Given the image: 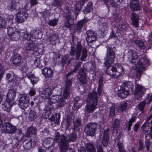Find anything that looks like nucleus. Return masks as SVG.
<instances>
[{
	"label": "nucleus",
	"mask_w": 152,
	"mask_h": 152,
	"mask_svg": "<svg viewBox=\"0 0 152 152\" xmlns=\"http://www.w3.org/2000/svg\"><path fill=\"white\" fill-rule=\"evenodd\" d=\"M105 47L107 51L105 57L104 59L105 61L104 64L105 67H107L106 69V74L105 75V77L106 78L109 75V77L106 79L107 80H108L111 78V76L115 78V75H116V71L114 70L115 65L110 66V65L113 63L115 60L116 49L115 47L111 45H107Z\"/></svg>",
	"instance_id": "f257e3e1"
},
{
	"label": "nucleus",
	"mask_w": 152,
	"mask_h": 152,
	"mask_svg": "<svg viewBox=\"0 0 152 152\" xmlns=\"http://www.w3.org/2000/svg\"><path fill=\"white\" fill-rule=\"evenodd\" d=\"M128 54L130 56L128 57L129 61L130 63L134 65V67L139 68L144 66L145 68L149 64L148 59L146 56L138 57L137 53L133 49L129 50Z\"/></svg>",
	"instance_id": "f03ea898"
},
{
	"label": "nucleus",
	"mask_w": 152,
	"mask_h": 152,
	"mask_svg": "<svg viewBox=\"0 0 152 152\" xmlns=\"http://www.w3.org/2000/svg\"><path fill=\"white\" fill-rule=\"evenodd\" d=\"M98 100L97 93L95 91L88 93L84 110L86 113H93L96 108Z\"/></svg>",
	"instance_id": "7ed1b4c3"
},
{
	"label": "nucleus",
	"mask_w": 152,
	"mask_h": 152,
	"mask_svg": "<svg viewBox=\"0 0 152 152\" xmlns=\"http://www.w3.org/2000/svg\"><path fill=\"white\" fill-rule=\"evenodd\" d=\"M77 65L75 67V68L69 72L65 75L66 80L65 82L64 91H63V96L65 98H68L69 97L70 95L72 93V83L73 79L72 78H70L69 77L72 75L76 73L78 70V66Z\"/></svg>",
	"instance_id": "20e7f679"
},
{
	"label": "nucleus",
	"mask_w": 152,
	"mask_h": 152,
	"mask_svg": "<svg viewBox=\"0 0 152 152\" xmlns=\"http://www.w3.org/2000/svg\"><path fill=\"white\" fill-rule=\"evenodd\" d=\"M134 85L130 81L123 83L120 89L116 92L117 95L120 97L124 99L129 94L133 93Z\"/></svg>",
	"instance_id": "39448f33"
},
{
	"label": "nucleus",
	"mask_w": 152,
	"mask_h": 152,
	"mask_svg": "<svg viewBox=\"0 0 152 152\" xmlns=\"http://www.w3.org/2000/svg\"><path fill=\"white\" fill-rule=\"evenodd\" d=\"M82 119L80 118H76L75 121H74L73 125L72 128L73 130L72 132L68 134V140L66 139L67 143H69V142H76L77 140V135L76 133L77 132H78L81 126V122Z\"/></svg>",
	"instance_id": "423d86ee"
},
{
	"label": "nucleus",
	"mask_w": 152,
	"mask_h": 152,
	"mask_svg": "<svg viewBox=\"0 0 152 152\" xmlns=\"http://www.w3.org/2000/svg\"><path fill=\"white\" fill-rule=\"evenodd\" d=\"M55 142L60 144L59 149L60 152H66L69 143L66 141V137L64 134L60 135L58 132L54 134Z\"/></svg>",
	"instance_id": "0eeeda50"
},
{
	"label": "nucleus",
	"mask_w": 152,
	"mask_h": 152,
	"mask_svg": "<svg viewBox=\"0 0 152 152\" xmlns=\"http://www.w3.org/2000/svg\"><path fill=\"white\" fill-rule=\"evenodd\" d=\"M99 126L98 123L90 122L87 124L85 126L84 131L86 135L92 136L95 134L96 131Z\"/></svg>",
	"instance_id": "6e6552de"
},
{
	"label": "nucleus",
	"mask_w": 152,
	"mask_h": 152,
	"mask_svg": "<svg viewBox=\"0 0 152 152\" xmlns=\"http://www.w3.org/2000/svg\"><path fill=\"white\" fill-rule=\"evenodd\" d=\"M1 130L3 133L12 134L15 133L17 129L15 126L7 122L4 124Z\"/></svg>",
	"instance_id": "1a4fd4ad"
},
{
	"label": "nucleus",
	"mask_w": 152,
	"mask_h": 152,
	"mask_svg": "<svg viewBox=\"0 0 152 152\" xmlns=\"http://www.w3.org/2000/svg\"><path fill=\"white\" fill-rule=\"evenodd\" d=\"M8 9L10 11L20 10L23 9V6L19 1V0H11L7 6Z\"/></svg>",
	"instance_id": "9d476101"
},
{
	"label": "nucleus",
	"mask_w": 152,
	"mask_h": 152,
	"mask_svg": "<svg viewBox=\"0 0 152 152\" xmlns=\"http://www.w3.org/2000/svg\"><path fill=\"white\" fill-rule=\"evenodd\" d=\"M29 98L26 95H21L18 100V106L21 109H25L29 105Z\"/></svg>",
	"instance_id": "9b49d317"
},
{
	"label": "nucleus",
	"mask_w": 152,
	"mask_h": 152,
	"mask_svg": "<svg viewBox=\"0 0 152 152\" xmlns=\"http://www.w3.org/2000/svg\"><path fill=\"white\" fill-rule=\"evenodd\" d=\"M72 48L70 53V55L71 56H74L75 55V60H78L81 55V53L82 49V46L80 43L77 42L76 46V48L75 49Z\"/></svg>",
	"instance_id": "f8f14e48"
},
{
	"label": "nucleus",
	"mask_w": 152,
	"mask_h": 152,
	"mask_svg": "<svg viewBox=\"0 0 152 152\" xmlns=\"http://www.w3.org/2000/svg\"><path fill=\"white\" fill-rule=\"evenodd\" d=\"M88 21L89 20L84 18L77 22L75 26L74 29L75 32L78 34L81 33L83 28L86 27L87 23Z\"/></svg>",
	"instance_id": "ddd939ff"
},
{
	"label": "nucleus",
	"mask_w": 152,
	"mask_h": 152,
	"mask_svg": "<svg viewBox=\"0 0 152 152\" xmlns=\"http://www.w3.org/2000/svg\"><path fill=\"white\" fill-rule=\"evenodd\" d=\"M77 80L79 81L80 84L83 85H85L87 83V80L86 72L83 68H81L78 70L77 74Z\"/></svg>",
	"instance_id": "4468645a"
},
{
	"label": "nucleus",
	"mask_w": 152,
	"mask_h": 152,
	"mask_svg": "<svg viewBox=\"0 0 152 152\" xmlns=\"http://www.w3.org/2000/svg\"><path fill=\"white\" fill-rule=\"evenodd\" d=\"M82 55L81 57V59L79 60H75V64L73 65L74 68L77 65L78 67V70L80 69L82 63L83 61H84L86 59L87 56V51L86 48L84 47L83 48L82 51Z\"/></svg>",
	"instance_id": "2eb2a0df"
},
{
	"label": "nucleus",
	"mask_w": 152,
	"mask_h": 152,
	"mask_svg": "<svg viewBox=\"0 0 152 152\" xmlns=\"http://www.w3.org/2000/svg\"><path fill=\"white\" fill-rule=\"evenodd\" d=\"M66 13L67 15L65 16V18L64 21V26L65 27L69 28L70 29H72V27H73L74 22L72 17L70 16L71 13L68 10H66Z\"/></svg>",
	"instance_id": "dca6fc26"
},
{
	"label": "nucleus",
	"mask_w": 152,
	"mask_h": 152,
	"mask_svg": "<svg viewBox=\"0 0 152 152\" xmlns=\"http://www.w3.org/2000/svg\"><path fill=\"white\" fill-rule=\"evenodd\" d=\"M86 0H80L76 2L75 4L73 11L76 17L79 14L83 6L86 2Z\"/></svg>",
	"instance_id": "f3484780"
},
{
	"label": "nucleus",
	"mask_w": 152,
	"mask_h": 152,
	"mask_svg": "<svg viewBox=\"0 0 152 152\" xmlns=\"http://www.w3.org/2000/svg\"><path fill=\"white\" fill-rule=\"evenodd\" d=\"M146 91V90L144 87H143L139 84H137L135 86V89L134 94L135 96L137 97L136 98L137 99H139L141 98L143 94H144Z\"/></svg>",
	"instance_id": "a211bd4d"
},
{
	"label": "nucleus",
	"mask_w": 152,
	"mask_h": 152,
	"mask_svg": "<svg viewBox=\"0 0 152 152\" xmlns=\"http://www.w3.org/2000/svg\"><path fill=\"white\" fill-rule=\"evenodd\" d=\"M148 121L146 122V120L141 126L143 133L145 134V138L147 139V135L149 136L150 138H152V130H151V126L148 125Z\"/></svg>",
	"instance_id": "6ab92c4d"
},
{
	"label": "nucleus",
	"mask_w": 152,
	"mask_h": 152,
	"mask_svg": "<svg viewBox=\"0 0 152 152\" xmlns=\"http://www.w3.org/2000/svg\"><path fill=\"white\" fill-rule=\"evenodd\" d=\"M28 16V14L25 12H19L15 18L16 22L18 23L23 22L26 20Z\"/></svg>",
	"instance_id": "aec40b11"
},
{
	"label": "nucleus",
	"mask_w": 152,
	"mask_h": 152,
	"mask_svg": "<svg viewBox=\"0 0 152 152\" xmlns=\"http://www.w3.org/2000/svg\"><path fill=\"white\" fill-rule=\"evenodd\" d=\"M22 59V56L19 54L14 53L11 58L12 64L16 66H20Z\"/></svg>",
	"instance_id": "412c9836"
},
{
	"label": "nucleus",
	"mask_w": 152,
	"mask_h": 152,
	"mask_svg": "<svg viewBox=\"0 0 152 152\" xmlns=\"http://www.w3.org/2000/svg\"><path fill=\"white\" fill-rule=\"evenodd\" d=\"M109 129L107 128L104 131L102 137L101 144L104 147H106L108 144L109 141Z\"/></svg>",
	"instance_id": "4be33fe9"
},
{
	"label": "nucleus",
	"mask_w": 152,
	"mask_h": 152,
	"mask_svg": "<svg viewBox=\"0 0 152 152\" xmlns=\"http://www.w3.org/2000/svg\"><path fill=\"white\" fill-rule=\"evenodd\" d=\"M12 102L7 100L4 104H2V109L3 111L4 112V113H2L3 115L6 116L9 114L12 106Z\"/></svg>",
	"instance_id": "5701e85b"
},
{
	"label": "nucleus",
	"mask_w": 152,
	"mask_h": 152,
	"mask_svg": "<svg viewBox=\"0 0 152 152\" xmlns=\"http://www.w3.org/2000/svg\"><path fill=\"white\" fill-rule=\"evenodd\" d=\"M130 18L133 26L135 28H137L139 26V20L140 18L139 15L133 12L131 14Z\"/></svg>",
	"instance_id": "b1692460"
},
{
	"label": "nucleus",
	"mask_w": 152,
	"mask_h": 152,
	"mask_svg": "<svg viewBox=\"0 0 152 152\" xmlns=\"http://www.w3.org/2000/svg\"><path fill=\"white\" fill-rule=\"evenodd\" d=\"M116 72L115 75V78H118L121 77L122 74L124 73V68L122 66L118 64L114 65Z\"/></svg>",
	"instance_id": "393cba45"
},
{
	"label": "nucleus",
	"mask_w": 152,
	"mask_h": 152,
	"mask_svg": "<svg viewBox=\"0 0 152 152\" xmlns=\"http://www.w3.org/2000/svg\"><path fill=\"white\" fill-rule=\"evenodd\" d=\"M42 73L46 78H51L53 76V70L50 68L46 67L42 70Z\"/></svg>",
	"instance_id": "a878e982"
},
{
	"label": "nucleus",
	"mask_w": 152,
	"mask_h": 152,
	"mask_svg": "<svg viewBox=\"0 0 152 152\" xmlns=\"http://www.w3.org/2000/svg\"><path fill=\"white\" fill-rule=\"evenodd\" d=\"M20 37L22 38V40L26 42L32 40L31 34L25 31L22 30L20 31Z\"/></svg>",
	"instance_id": "bb28decb"
},
{
	"label": "nucleus",
	"mask_w": 152,
	"mask_h": 152,
	"mask_svg": "<svg viewBox=\"0 0 152 152\" xmlns=\"http://www.w3.org/2000/svg\"><path fill=\"white\" fill-rule=\"evenodd\" d=\"M86 40L87 42L91 43L96 40V37L94 31L89 30L86 32Z\"/></svg>",
	"instance_id": "cd10ccee"
},
{
	"label": "nucleus",
	"mask_w": 152,
	"mask_h": 152,
	"mask_svg": "<svg viewBox=\"0 0 152 152\" xmlns=\"http://www.w3.org/2000/svg\"><path fill=\"white\" fill-rule=\"evenodd\" d=\"M67 98H65L63 96H59L58 99H56L54 98H53L54 101H55V102L57 103V107H64L65 104L66 103V99Z\"/></svg>",
	"instance_id": "c85d7f7f"
},
{
	"label": "nucleus",
	"mask_w": 152,
	"mask_h": 152,
	"mask_svg": "<svg viewBox=\"0 0 152 152\" xmlns=\"http://www.w3.org/2000/svg\"><path fill=\"white\" fill-rule=\"evenodd\" d=\"M16 91L14 89L9 90L7 94V100L10 102L12 103V102L15 99L16 95Z\"/></svg>",
	"instance_id": "c756f323"
},
{
	"label": "nucleus",
	"mask_w": 152,
	"mask_h": 152,
	"mask_svg": "<svg viewBox=\"0 0 152 152\" xmlns=\"http://www.w3.org/2000/svg\"><path fill=\"white\" fill-rule=\"evenodd\" d=\"M55 142V139L52 138H47L45 139L42 143L43 146L46 148H49L52 147L54 142Z\"/></svg>",
	"instance_id": "7c9ffc66"
},
{
	"label": "nucleus",
	"mask_w": 152,
	"mask_h": 152,
	"mask_svg": "<svg viewBox=\"0 0 152 152\" xmlns=\"http://www.w3.org/2000/svg\"><path fill=\"white\" fill-rule=\"evenodd\" d=\"M46 102L45 107L44 109L45 110L52 111L54 109L53 104L55 103V101L52 100L51 99H48Z\"/></svg>",
	"instance_id": "2f4dec72"
},
{
	"label": "nucleus",
	"mask_w": 152,
	"mask_h": 152,
	"mask_svg": "<svg viewBox=\"0 0 152 152\" xmlns=\"http://www.w3.org/2000/svg\"><path fill=\"white\" fill-rule=\"evenodd\" d=\"M136 68L137 69L135 76V80L136 81H137L140 80L141 76L143 74V71L146 70V68L144 66H142Z\"/></svg>",
	"instance_id": "473e14b6"
},
{
	"label": "nucleus",
	"mask_w": 152,
	"mask_h": 152,
	"mask_svg": "<svg viewBox=\"0 0 152 152\" xmlns=\"http://www.w3.org/2000/svg\"><path fill=\"white\" fill-rule=\"evenodd\" d=\"M127 103L126 101L121 102L116 108V110L119 113H121L125 111L126 109Z\"/></svg>",
	"instance_id": "72a5a7b5"
},
{
	"label": "nucleus",
	"mask_w": 152,
	"mask_h": 152,
	"mask_svg": "<svg viewBox=\"0 0 152 152\" xmlns=\"http://www.w3.org/2000/svg\"><path fill=\"white\" fill-rule=\"evenodd\" d=\"M60 118V114L59 113H56L49 118V120H50L52 122H54L56 124L59 125Z\"/></svg>",
	"instance_id": "f704fd0d"
},
{
	"label": "nucleus",
	"mask_w": 152,
	"mask_h": 152,
	"mask_svg": "<svg viewBox=\"0 0 152 152\" xmlns=\"http://www.w3.org/2000/svg\"><path fill=\"white\" fill-rule=\"evenodd\" d=\"M37 129L35 127L31 126L29 127L27 130L26 133V135L28 137H31L33 135L35 136L37 132Z\"/></svg>",
	"instance_id": "c9c22d12"
},
{
	"label": "nucleus",
	"mask_w": 152,
	"mask_h": 152,
	"mask_svg": "<svg viewBox=\"0 0 152 152\" xmlns=\"http://www.w3.org/2000/svg\"><path fill=\"white\" fill-rule=\"evenodd\" d=\"M54 86H50L44 88L42 91L43 93L45 94L48 97L49 96L51 95H53V90L54 89Z\"/></svg>",
	"instance_id": "e433bc0d"
},
{
	"label": "nucleus",
	"mask_w": 152,
	"mask_h": 152,
	"mask_svg": "<svg viewBox=\"0 0 152 152\" xmlns=\"http://www.w3.org/2000/svg\"><path fill=\"white\" fill-rule=\"evenodd\" d=\"M35 47V43L33 40L27 42L25 48L27 51H31L34 50Z\"/></svg>",
	"instance_id": "4c0bfd02"
},
{
	"label": "nucleus",
	"mask_w": 152,
	"mask_h": 152,
	"mask_svg": "<svg viewBox=\"0 0 152 152\" xmlns=\"http://www.w3.org/2000/svg\"><path fill=\"white\" fill-rule=\"evenodd\" d=\"M70 55L68 54H65L62 56V58L60 59V60H58V63L64 67Z\"/></svg>",
	"instance_id": "58836bf2"
},
{
	"label": "nucleus",
	"mask_w": 152,
	"mask_h": 152,
	"mask_svg": "<svg viewBox=\"0 0 152 152\" xmlns=\"http://www.w3.org/2000/svg\"><path fill=\"white\" fill-rule=\"evenodd\" d=\"M85 147L87 152H96L94 145L91 143H86Z\"/></svg>",
	"instance_id": "ea45409f"
},
{
	"label": "nucleus",
	"mask_w": 152,
	"mask_h": 152,
	"mask_svg": "<svg viewBox=\"0 0 152 152\" xmlns=\"http://www.w3.org/2000/svg\"><path fill=\"white\" fill-rule=\"evenodd\" d=\"M136 118L135 116L132 117L128 121L125 123L126 128H127L128 132L131 130L132 123L135 121Z\"/></svg>",
	"instance_id": "a19ab883"
},
{
	"label": "nucleus",
	"mask_w": 152,
	"mask_h": 152,
	"mask_svg": "<svg viewBox=\"0 0 152 152\" xmlns=\"http://www.w3.org/2000/svg\"><path fill=\"white\" fill-rule=\"evenodd\" d=\"M120 120L115 118L114 119L112 125V127L113 131H117L120 126Z\"/></svg>",
	"instance_id": "79ce46f5"
},
{
	"label": "nucleus",
	"mask_w": 152,
	"mask_h": 152,
	"mask_svg": "<svg viewBox=\"0 0 152 152\" xmlns=\"http://www.w3.org/2000/svg\"><path fill=\"white\" fill-rule=\"evenodd\" d=\"M93 4L92 2H89L87 5L84 9L83 10V12L84 14H86L90 13L93 10L92 7Z\"/></svg>",
	"instance_id": "37998d69"
},
{
	"label": "nucleus",
	"mask_w": 152,
	"mask_h": 152,
	"mask_svg": "<svg viewBox=\"0 0 152 152\" xmlns=\"http://www.w3.org/2000/svg\"><path fill=\"white\" fill-rule=\"evenodd\" d=\"M31 37L33 39H40L41 37V33L39 30H33L31 32Z\"/></svg>",
	"instance_id": "c03bdc74"
},
{
	"label": "nucleus",
	"mask_w": 152,
	"mask_h": 152,
	"mask_svg": "<svg viewBox=\"0 0 152 152\" xmlns=\"http://www.w3.org/2000/svg\"><path fill=\"white\" fill-rule=\"evenodd\" d=\"M130 8L131 11H136L140 9V4L138 3H133L130 2Z\"/></svg>",
	"instance_id": "a18cd8bd"
},
{
	"label": "nucleus",
	"mask_w": 152,
	"mask_h": 152,
	"mask_svg": "<svg viewBox=\"0 0 152 152\" xmlns=\"http://www.w3.org/2000/svg\"><path fill=\"white\" fill-rule=\"evenodd\" d=\"M9 37L12 40L16 41L20 37V31L18 32L17 31L15 32L13 34H11L10 35H9Z\"/></svg>",
	"instance_id": "49530a36"
},
{
	"label": "nucleus",
	"mask_w": 152,
	"mask_h": 152,
	"mask_svg": "<svg viewBox=\"0 0 152 152\" xmlns=\"http://www.w3.org/2000/svg\"><path fill=\"white\" fill-rule=\"evenodd\" d=\"M135 44L140 48L143 50L145 48L144 43L142 41L136 39L134 41Z\"/></svg>",
	"instance_id": "de8ad7c7"
},
{
	"label": "nucleus",
	"mask_w": 152,
	"mask_h": 152,
	"mask_svg": "<svg viewBox=\"0 0 152 152\" xmlns=\"http://www.w3.org/2000/svg\"><path fill=\"white\" fill-rule=\"evenodd\" d=\"M23 146L25 149L29 150L33 146L28 139L25 140L23 142Z\"/></svg>",
	"instance_id": "09e8293b"
},
{
	"label": "nucleus",
	"mask_w": 152,
	"mask_h": 152,
	"mask_svg": "<svg viewBox=\"0 0 152 152\" xmlns=\"http://www.w3.org/2000/svg\"><path fill=\"white\" fill-rule=\"evenodd\" d=\"M37 117L36 112L34 110H31L29 113L28 119L30 121H34Z\"/></svg>",
	"instance_id": "8fccbe9b"
},
{
	"label": "nucleus",
	"mask_w": 152,
	"mask_h": 152,
	"mask_svg": "<svg viewBox=\"0 0 152 152\" xmlns=\"http://www.w3.org/2000/svg\"><path fill=\"white\" fill-rule=\"evenodd\" d=\"M28 77L29 79H30L32 84L33 85L36 84L38 81V78L36 77L33 74L29 75L28 76Z\"/></svg>",
	"instance_id": "3c124183"
},
{
	"label": "nucleus",
	"mask_w": 152,
	"mask_h": 152,
	"mask_svg": "<svg viewBox=\"0 0 152 152\" xmlns=\"http://www.w3.org/2000/svg\"><path fill=\"white\" fill-rule=\"evenodd\" d=\"M53 96H58L61 93L62 90L60 87L57 86L54 87Z\"/></svg>",
	"instance_id": "603ef678"
},
{
	"label": "nucleus",
	"mask_w": 152,
	"mask_h": 152,
	"mask_svg": "<svg viewBox=\"0 0 152 152\" xmlns=\"http://www.w3.org/2000/svg\"><path fill=\"white\" fill-rule=\"evenodd\" d=\"M16 79V76L13 73V75L10 73H7L6 75V79L9 82H11L12 80H15Z\"/></svg>",
	"instance_id": "864d4df0"
},
{
	"label": "nucleus",
	"mask_w": 152,
	"mask_h": 152,
	"mask_svg": "<svg viewBox=\"0 0 152 152\" xmlns=\"http://www.w3.org/2000/svg\"><path fill=\"white\" fill-rule=\"evenodd\" d=\"M110 4L114 7H118L120 4V0H110Z\"/></svg>",
	"instance_id": "5fc2aeb1"
},
{
	"label": "nucleus",
	"mask_w": 152,
	"mask_h": 152,
	"mask_svg": "<svg viewBox=\"0 0 152 152\" xmlns=\"http://www.w3.org/2000/svg\"><path fill=\"white\" fill-rule=\"evenodd\" d=\"M39 101L40 102H43L46 99H48L49 97H48L45 94L43 93L42 91L40 95L38 97Z\"/></svg>",
	"instance_id": "6e6d98bb"
},
{
	"label": "nucleus",
	"mask_w": 152,
	"mask_h": 152,
	"mask_svg": "<svg viewBox=\"0 0 152 152\" xmlns=\"http://www.w3.org/2000/svg\"><path fill=\"white\" fill-rule=\"evenodd\" d=\"M58 39V36L55 34L53 35L50 38V43L52 45H55L56 43V41Z\"/></svg>",
	"instance_id": "4d7b16f0"
},
{
	"label": "nucleus",
	"mask_w": 152,
	"mask_h": 152,
	"mask_svg": "<svg viewBox=\"0 0 152 152\" xmlns=\"http://www.w3.org/2000/svg\"><path fill=\"white\" fill-rule=\"evenodd\" d=\"M115 107L114 105L110 107V111L108 115L109 118H113L115 114Z\"/></svg>",
	"instance_id": "13d9d810"
},
{
	"label": "nucleus",
	"mask_w": 152,
	"mask_h": 152,
	"mask_svg": "<svg viewBox=\"0 0 152 152\" xmlns=\"http://www.w3.org/2000/svg\"><path fill=\"white\" fill-rule=\"evenodd\" d=\"M146 102L145 101H143L140 102L137 105L138 109V110L140 111L142 113L144 112V108L146 105Z\"/></svg>",
	"instance_id": "bf43d9fd"
},
{
	"label": "nucleus",
	"mask_w": 152,
	"mask_h": 152,
	"mask_svg": "<svg viewBox=\"0 0 152 152\" xmlns=\"http://www.w3.org/2000/svg\"><path fill=\"white\" fill-rule=\"evenodd\" d=\"M58 21V19L55 18L53 19L49 20L48 24L50 26H54L56 25Z\"/></svg>",
	"instance_id": "052dcab7"
},
{
	"label": "nucleus",
	"mask_w": 152,
	"mask_h": 152,
	"mask_svg": "<svg viewBox=\"0 0 152 152\" xmlns=\"http://www.w3.org/2000/svg\"><path fill=\"white\" fill-rule=\"evenodd\" d=\"M7 26V22L3 17H0V28H5Z\"/></svg>",
	"instance_id": "680f3d73"
},
{
	"label": "nucleus",
	"mask_w": 152,
	"mask_h": 152,
	"mask_svg": "<svg viewBox=\"0 0 152 152\" xmlns=\"http://www.w3.org/2000/svg\"><path fill=\"white\" fill-rule=\"evenodd\" d=\"M44 112L42 114V117L44 118H48L50 115L51 113V111L45 110L43 109Z\"/></svg>",
	"instance_id": "e2e57ef3"
},
{
	"label": "nucleus",
	"mask_w": 152,
	"mask_h": 152,
	"mask_svg": "<svg viewBox=\"0 0 152 152\" xmlns=\"http://www.w3.org/2000/svg\"><path fill=\"white\" fill-rule=\"evenodd\" d=\"M99 28L102 29V31H105L108 28L107 23L106 22L102 23L100 25Z\"/></svg>",
	"instance_id": "0e129e2a"
},
{
	"label": "nucleus",
	"mask_w": 152,
	"mask_h": 152,
	"mask_svg": "<svg viewBox=\"0 0 152 152\" xmlns=\"http://www.w3.org/2000/svg\"><path fill=\"white\" fill-rule=\"evenodd\" d=\"M20 66L23 72H26L28 70V67L26 62H21V64Z\"/></svg>",
	"instance_id": "69168bd1"
},
{
	"label": "nucleus",
	"mask_w": 152,
	"mask_h": 152,
	"mask_svg": "<svg viewBox=\"0 0 152 152\" xmlns=\"http://www.w3.org/2000/svg\"><path fill=\"white\" fill-rule=\"evenodd\" d=\"M23 134L22 133L21 131L19 130L18 133L16 135L15 139L18 141H20L23 139Z\"/></svg>",
	"instance_id": "338daca9"
},
{
	"label": "nucleus",
	"mask_w": 152,
	"mask_h": 152,
	"mask_svg": "<svg viewBox=\"0 0 152 152\" xmlns=\"http://www.w3.org/2000/svg\"><path fill=\"white\" fill-rule=\"evenodd\" d=\"M129 26V24L127 23H122L120 24L118 26L119 29H121V31L126 30L127 27Z\"/></svg>",
	"instance_id": "774afa93"
}]
</instances>
